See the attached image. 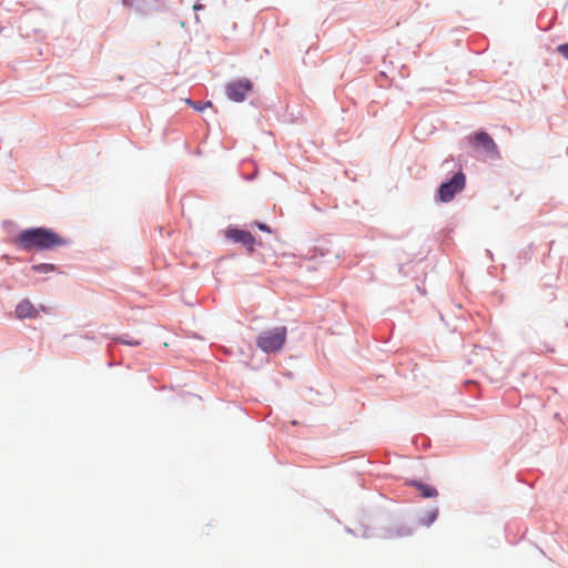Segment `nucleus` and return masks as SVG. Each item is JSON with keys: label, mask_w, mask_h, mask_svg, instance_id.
Returning <instances> with one entry per match:
<instances>
[{"label": "nucleus", "mask_w": 568, "mask_h": 568, "mask_svg": "<svg viewBox=\"0 0 568 568\" xmlns=\"http://www.w3.org/2000/svg\"><path fill=\"white\" fill-rule=\"evenodd\" d=\"M16 243L24 251H45L65 245L67 241L49 229L34 227L22 231Z\"/></svg>", "instance_id": "1"}, {"label": "nucleus", "mask_w": 568, "mask_h": 568, "mask_svg": "<svg viewBox=\"0 0 568 568\" xmlns=\"http://www.w3.org/2000/svg\"><path fill=\"white\" fill-rule=\"evenodd\" d=\"M286 327L280 326L264 331L257 338V346L266 352H276L282 348L286 341Z\"/></svg>", "instance_id": "2"}, {"label": "nucleus", "mask_w": 568, "mask_h": 568, "mask_svg": "<svg viewBox=\"0 0 568 568\" xmlns=\"http://www.w3.org/2000/svg\"><path fill=\"white\" fill-rule=\"evenodd\" d=\"M465 186V175L462 172L456 173L448 182L443 183L438 189V199L442 202H449L455 194Z\"/></svg>", "instance_id": "3"}, {"label": "nucleus", "mask_w": 568, "mask_h": 568, "mask_svg": "<svg viewBox=\"0 0 568 568\" xmlns=\"http://www.w3.org/2000/svg\"><path fill=\"white\" fill-rule=\"evenodd\" d=\"M252 90V83L247 79H240L226 85V95L234 102L244 101L246 94Z\"/></svg>", "instance_id": "4"}, {"label": "nucleus", "mask_w": 568, "mask_h": 568, "mask_svg": "<svg viewBox=\"0 0 568 568\" xmlns=\"http://www.w3.org/2000/svg\"><path fill=\"white\" fill-rule=\"evenodd\" d=\"M469 139H470V141L473 142L474 145L480 146L488 154H490V155H497L498 154L497 145H496V143L494 142V140L491 139V136L488 133H486L484 131H480V132L475 133Z\"/></svg>", "instance_id": "5"}, {"label": "nucleus", "mask_w": 568, "mask_h": 568, "mask_svg": "<svg viewBox=\"0 0 568 568\" xmlns=\"http://www.w3.org/2000/svg\"><path fill=\"white\" fill-rule=\"evenodd\" d=\"M40 312H45V307L37 308L30 301L23 300L17 305L14 314L17 318L24 320L37 318Z\"/></svg>", "instance_id": "6"}, {"label": "nucleus", "mask_w": 568, "mask_h": 568, "mask_svg": "<svg viewBox=\"0 0 568 568\" xmlns=\"http://www.w3.org/2000/svg\"><path fill=\"white\" fill-rule=\"evenodd\" d=\"M227 237L234 242L243 244L250 252L254 251L256 240L250 232L239 229H231L227 232Z\"/></svg>", "instance_id": "7"}, {"label": "nucleus", "mask_w": 568, "mask_h": 568, "mask_svg": "<svg viewBox=\"0 0 568 568\" xmlns=\"http://www.w3.org/2000/svg\"><path fill=\"white\" fill-rule=\"evenodd\" d=\"M410 485L414 486L419 491V494L423 498H434V497H437V495H438L437 489L427 484H423L419 481H412Z\"/></svg>", "instance_id": "8"}, {"label": "nucleus", "mask_w": 568, "mask_h": 568, "mask_svg": "<svg viewBox=\"0 0 568 568\" xmlns=\"http://www.w3.org/2000/svg\"><path fill=\"white\" fill-rule=\"evenodd\" d=\"M437 517H438V509L437 508L430 509L420 518V520H419L420 525H423L425 527H429L430 525L434 524V521L437 519Z\"/></svg>", "instance_id": "9"}, {"label": "nucleus", "mask_w": 568, "mask_h": 568, "mask_svg": "<svg viewBox=\"0 0 568 568\" xmlns=\"http://www.w3.org/2000/svg\"><path fill=\"white\" fill-rule=\"evenodd\" d=\"M32 270L34 272H39V273H49V272H53L55 270V267L53 264L42 263V264L33 265Z\"/></svg>", "instance_id": "10"}, {"label": "nucleus", "mask_w": 568, "mask_h": 568, "mask_svg": "<svg viewBox=\"0 0 568 568\" xmlns=\"http://www.w3.org/2000/svg\"><path fill=\"white\" fill-rule=\"evenodd\" d=\"M186 103L189 105H191L192 108H194L196 111H203L205 108L212 106V102L211 101H207L203 105H200V104L193 102L192 100L186 99Z\"/></svg>", "instance_id": "11"}, {"label": "nucleus", "mask_w": 568, "mask_h": 568, "mask_svg": "<svg viewBox=\"0 0 568 568\" xmlns=\"http://www.w3.org/2000/svg\"><path fill=\"white\" fill-rule=\"evenodd\" d=\"M557 51L568 60V42L557 47Z\"/></svg>", "instance_id": "12"}, {"label": "nucleus", "mask_w": 568, "mask_h": 568, "mask_svg": "<svg viewBox=\"0 0 568 568\" xmlns=\"http://www.w3.org/2000/svg\"><path fill=\"white\" fill-rule=\"evenodd\" d=\"M121 343H124V344H128V345H131V346H138L140 345V342L139 341H124V339H120Z\"/></svg>", "instance_id": "13"}, {"label": "nucleus", "mask_w": 568, "mask_h": 568, "mask_svg": "<svg viewBox=\"0 0 568 568\" xmlns=\"http://www.w3.org/2000/svg\"><path fill=\"white\" fill-rule=\"evenodd\" d=\"M258 229L264 231V232H271L270 227L266 225V224H263V223H258L257 224Z\"/></svg>", "instance_id": "14"}]
</instances>
